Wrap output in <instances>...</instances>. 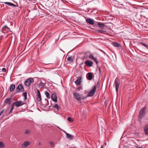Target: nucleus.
Listing matches in <instances>:
<instances>
[{
  "instance_id": "obj_1",
  "label": "nucleus",
  "mask_w": 148,
  "mask_h": 148,
  "mask_svg": "<svg viewBox=\"0 0 148 148\" xmlns=\"http://www.w3.org/2000/svg\"><path fill=\"white\" fill-rule=\"evenodd\" d=\"M146 108L144 107L142 108L139 112V117L141 119L145 115Z\"/></svg>"
},
{
  "instance_id": "obj_2",
  "label": "nucleus",
  "mask_w": 148,
  "mask_h": 148,
  "mask_svg": "<svg viewBox=\"0 0 148 148\" xmlns=\"http://www.w3.org/2000/svg\"><path fill=\"white\" fill-rule=\"evenodd\" d=\"M73 95L75 98L78 101H80L81 99H84L86 98V97H84V96L79 95L78 93H74Z\"/></svg>"
},
{
  "instance_id": "obj_3",
  "label": "nucleus",
  "mask_w": 148,
  "mask_h": 148,
  "mask_svg": "<svg viewBox=\"0 0 148 148\" xmlns=\"http://www.w3.org/2000/svg\"><path fill=\"white\" fill-rule=\"evenodd\" d=\"M114 83L116 86V90L117 92H118L119 86L120 84V81L118 78H116L115 80Z\"/></svg>"
},
{
  "instance_id": "obj_4",
  "label": "nucleus",
  "mask_w": 148,
  "mask_h": 148,
  "mask_svg": "<svg viewBox=\"0 0 148 148\" xmlns=\"http://www.w3.org/2000/svg\"><path fill=\"white\" fill-rule=\"evenodd\" d=\"M34 82V79L32 78H29L27 79L25 82V84L27 86H29L30 84L31 83L33 82Z\"/></svg>"
},
{
  "instance_id": "obj_5",
  "label": "nucleus",
  "mask_w": 148,
  "mask_h": 148,
  "mask_svg": "<svg viewBox=\"0 0 148 148\" xmlns=\"http://www.w3.org/2000/svg\"><path fill=\"white\" fill-rule=\"evenodd\" d=\"M16 91L17 92H22L24 90V88L23 85L21 84H19L16 88Z\"/></svg>"
},
{
  "instance_id": "obj_6",
  "label": "nucleus",
  "mask_w": 148,
  "mask_h": 148,
  "mask_svg": "<svg viewBox=\"0 0 148 148\" xmlns=\"http://www.w3.org/2000/svg\"><path fill=\"white\" fill-rule=\"evenodd\" d=\"M12 104L13 105H14V106L15 105L17 107H18L24 105V103L22 101H18L14 102Z\"/></svg>"
},
{
  "instance_id": "obj_7",
  "label": "nucleus",
  "mask_w": 148,
  "mask_h": 148,
  "mask_svg": "<svg viewBox=\"0 0 148 148\" xmlns=\"http://www.w3.org/2000/svg\"><path fill=\"white\" fill-rule=\"evenodd\" d=\"M59 129H60L61 130L63 131L64 133L66 135L67 138L70 140H72L73 139V136L71 134L67 133L65 131L63 130H62L60 129V127H58Z\"/></svg>"
},
{
  "instance_id": "obj_8",
  "label": "nucleus",
  "mask_w": 148,
  "mask_h": 148,
  "mask_svg": "<svg viewBox=\"0 0 148 148\" xmlns=\"http://www.w3.org/2000/svg\"><path fill=\"white\" fill-rule=\"evenodd\" d=\"M10 30V28L7 27L6 25L3 26L1 28V31L2 32H7L9 31Z\"/></svg>"
},
{
  "instance_id": "obj_9",
  "label": "nucleus",
  "mask_w": 148,
  "mask_h": 148,
  "mask_svg": "<svg viewBox=\"0 0 148 148\" xmlns=\"http://www.w3.org/2000/svg\"><path fill=\"white\" fill-rule=\"evenodd\" d=\"M85 63L86 65L89 67H91L93 64V62L92 61L89 60H87L86 61Z\"/></svg>"
},
{
  "instance_id": "obj_10",
  "label": "nucleus",
  "mask_w": 148,
  "mask_h": 148,
  "mask_svg": "<svg viewBox=\"0 0 148 148\" xmlns=\"http://www.w3.org/2000/svg\"><path fill=\"white\" fill-rule=\"evenodd\" d=\"M51 99L52 100L55 102H57V97L56 93H53L51 96Z\"/></svg>"
},
{
  "instance_id": "obj_11",
  "label": "nucleus",
  "mask_w": 148,
  "mask_h": 148,
  "mask_svg": "<svg viewBox=\"0 0 148 148\" xmlns=\"http://www.w3.org/2000/svg\"><path fill=\"white\" fill-rule=\"evenodd\" d=\"M92 73H91L89 72L87 73L86 75V77L87 79L89 80H92Z\"/></svg>"
},
{
  "instance_id": "obj_12",
  "label": "nucleus",
  "mask_w": 148,
  "mask_h": 148,
  "mask_svg": "<svg viewBox=\"0 0 148 148\" xmlns=\"http://www.w3.org/2000/svg\"><path fill=\"white\" fill-rule=\"evenodd\" d=\"M46 81L44 80L43 81H41L39 84V88H42L44 87L45 86Z\"/></svg>"
},
{
  "instance_id": "obj_13",
  "label": "nucleus",
  "mask_w": 148,
  "mask_h": 148,
  "mask_svg": "<svg viewBox=\"0 0 148 148\" xmlns=\"http://www.w3.org/2000/svg\"><path fill=\"white\" fill-rule=\"evenodd\" d=\"M81 77H78L77 80L75 81V82L77 85L78 86L80 85L81 83Z\"/></svg>"
},
{
  "instance_id": "obj_14",
  "label": "nucleus",
  "mask_w": 148,
  "mask_h": 148,
  "mask_svg": "<svg viewBox=\"0 0 148 148\" xmlns=\"http://www.w3.org/2000/svg\"><path fill=\"white\" fill-rule=\"evenodd\" d=\"M144 130L145 135L148 136V125H146L144 127Z\"/></svg>"
},
{
  "instance_id": "obj_15",
  "label": "nucleus",
  "mask_w": 148,
  "mask_h": 148,
  "mask_svg": "<svg viewBox=\"0 0 148 148\" xmlns=\"http://www.w3.org/2000/svg\"><path fill=\"white\" fill-rule=\"evenodd\" d=\"M36 98L38 101H41V97L40 93H37L36 96Z\"/></svg>"
},
{
  "instance_id": "obj_16",
  "label": "nucleus",
  "mask_w": 148,
  "mask_h": 148,
  "mask_svg": "<svg viewBox=\"0 0 148 148\" xmlns=\"http://www.w3.org/2000/svg\"><path fill=\"white\" fill-rule=\"evenodd\" d=\"M86 21L90 24L93 25L94 24V22L93 20L90 18H87L86 20Z\"/></svg>"
},
{
  "instance_id": "obj_17",
  "label": "nucleus",
  "mask_w": 148,
  "mask_h": 148,
  "mask_svg": "<svg viewBox=\"0 0 148 148\" xmlns=\"http://www.w3.org/2000/svg\"><path fill=\"white\" fill-rule=\"evenodd\" d=\"M11 99V98H6L4 102V103L5 104H8L10 105L11 103L10 101Z\"/></svg>"
},
{
  "instance_id": "obj_18",
  "label": "nucleus",
  "mask_w": 148,
  "mask_h": 148,
  "mask_svg": "<svg viewBox=\"0 0 148 148\" xmlns=\"http://www.w3.org/2000/svg\"><path fill=\"white\" fill-rule=\"evenodd\" d=\"M30 143L29 142H25L22 145V147L23 148H26V147L30 145Z\"/></svg>"
},
{
  "instance_id": "obj_19",
  "label": "nucleus",
  "mask_w": 148,
  "mask_h": 148,
  "mask_svg": "<svg viewBox=\"0 0 148 148\" xmlns=\"http://www.w3.org/2000/svg\"><path fill=\"white\" fill-rule=\"evenodd\" d=\"M98 87L97 86H93L91 89L90 91L89 92H95L96 91V90Z\"/></svg>"
},
{
  "instance_id": "obj_20",
  "label": "nucleus",
  "mask_w": 148,
  "mask_h": 148,
  "mask_svg": "<svg viewBox=\"0 0 148 148\" xmlns=\"http://www.w3.org/2000/svg\"><path fill=\"white\" fill-rule=\"evenodd\" d=\"M15 85L12 84L10 87V90L11 92L13 91L15 89Z\"/></svg>"
},
{
  "instance_id": "obj_21",
  "label": "nucleus",
  "mask_w": 148,
  "mask_h": 148,
  "mask_svg": "<svg viewBox=\"0 0 148 148\" xmlns=\"http://www.w3.org/2000/svg\"><path fill=\"white\" fill-rule=\"evenodd\" d=\"M113 45L115 47H119L120 46H121V45L119 43L116 42H114L112 43Z\"/></svg>"
},
{
  "instance_id": "obj_22",
  "label": "nucleus",
  "mask_w": 148,
  "mask_h": 148,
  "mask_svg": "<svg viewBox=\"0 0 148 148\" xmlns=\"http://www.w3.org/2000/svg\"><path fill=\"white\" fill-rule=\"evenodd\" d=\"M98 25L101 29H103L105 26L104 25V24L103 23H98Z\"/></svg>"
},
{
  "instance_id": "obj_23",
  "label": "nucleus",
  "mask_w": 148,
  "mask_h": 148,
  "mask_svg": "<svg viewBox=\"0 0 148 148\" xmlns=\"http://www.w3.org/2000/svg\"><path fill=\"white\" fill-rule=\"evenodd\" d=\"M140 44H141L142 45L145 47L146 49H148V45H146L144 43H143L142 42H140Z\"/></svg>"
},
{
  "instance_id": "obj_24",
  "label": "nucleus",
  "mask_w": 148,
  "mask_h": 148,
  "mask_svg": "<svg viewBox=\"0 0 148 148\" xmlns=\"http://www.w3.org/2000/svg\"><path fill=\"white\" fill-rule=\"evenodd\" d=\"M98 33L100 34H103L106 32V31L102 30H97Z\"/></svg>"
},
{
  "instance_id": "obj_25",
  "label": "nucleus",
  "mask_w": 148,
  "mask_h": 148,
  "mask_svg": "<svg viewBox=\"0 0 148 148\" xmlns=\"http://www.w3.org/2000/svg\"><path fill=\"white\" fill-rule=\"evenodd\" d=\"M14 105H13L12 104L11 105V109L10 111V112H9V114H11L12 112V110L14 109Z\"/></svg>"
},
{
  "instance_id": "obj_26",
  "label": "nucleus",
  "mask_w": 148,
  "mask_h": 148,
  "mask_svg": "<svg viewBox=\"0 0 148 148\" xmlns=\"http://www.w3.org/2000/svg\"><path fill=\"white\" fill-rule=\"evenodd\" d=\"M94 93H88L86 96H85L84 97H92L94 95Z\"/></svg>"
},
{
  "instance_id": "obj_27",
  "label": "nucleus",
  "mask_w": 148,
  "mask_h": 148,
  "mask_svg": "<svg viewBox=\"0 0 148 148\" xmlns=\"http://www.w3.org/2000/svg\"><path fill=\"white\" fill-rule=\"evenodd\" d=\"M24 97V99L25 100L27 99V93H23V95Z\"/></svg>"
},
{
  "instance_id": "obj_28",
  "label": "nucleus",
  "mask_w": 148,
  "mask_h": 148,
  "mask_svg": "<svg viewBox=\"0 0 148 148\" xmlns=\"http://www.w3.org/2000/svg\"><path fill=\"white\" fill-rule=\"evenodd\" d=\"M67 60L68 61L71 62H73V59L71 57H69L67 58Z\"/></svg>"
},
{
  "instance_id": "obj_29",
  "label": "nucleus",
  "mask_w": 148,
  "mask_h": 148,
  "mask_svg": "<svg viewBox=\"0 0 148 148\" xmlns=\"http://www.w3.org/2000/svg\"><path fill=\"white\" fill-rule=\"evenodd\" d=\"M53 107L56 108L57 110H59V108L60 107L57 104H56L53 106Z\"/></svg>"
},
{
  "instance_id": "obj_30",
  "label": "nucleus",
  "mask_w": 148,
  "mask_h": 148,
  "mask_svg": "<svg viewBox=\"0 0 148 148\" xmlns=\"http://www.w3.org/2000/svg\"><path fill=\"white\" fill-rule=\"evenodd\" d=\"M45 105H44L45 106H47L49 104L48 100L47 99H45Z\"/></svg>"
},
{
  "instance_id": "obj_31",
  "label": "nucleus",
  "mask_w": 148,
  "mask_h": 148,
  "mask_svg": "<svg viewBox=\"0 0 148 148\" xmlns=\"http://www.w3.org/2000/svg\"><path fill=\"white\" fill-rule=\"evenodd\" d=\"M4 147V145L2 142H0V147L3 148Z\"/></svg>"
},
{
  "instance_id": "obj_32",
  "label": "nucleus",
  "mask_w": 148,
  "mask_h": 148,
  "mask_svg": "<svg viewBox=\"0 0 148 148\" xmlns=\"http://www.w3.org/2000/svg\"><path fill=\"white\" fill-rule=\"evenodd\" d=\"M67 120L69 122H72L73 121V120L72 119L71 117H68Z\"/></svg>"
},
{
  "instance_id": "obj_33",
  "label": "nucleus",
  "mask_w": 148,
  "mask_h": 148,
  "mask_svg": "<svg viewBox=\"0 0 148 148\" xmlns=\"http://www.w3.org/2000/svg\"><path fill=\"white\" fill-rule=\"evenodd\" d=\"M89 58L91 59H92L93 60L95 58L92 55H90L89 56Z\"/></svg>"
},
{
  "instance_id": "obj_34",
  "label": "nucleus",
  "mask_w": 148,
  "mask_h": 148,
  "mask_svg": "<svg viewBox=\"0 0 148 148\" xmlns=\"http://www.w3.org/2000/svg\"><path fill=\"white\" fill-rule=\"evenodd\" d=\"M30 132V130H26L24 133L25 134H28Z\"/></svg>"
},
{
  "instance_id": "obj_35",
  "label": "nucleus",
  "mask_w": 148,
  "mask_h": 148,
  "mask_svg": "<svg viewBox=\"0 0 148 148\" xmlns=\"http://www.w3.org/2000/svg\"><path fill=\"white\" fill-rule=\"evenodd\" d=\"M45 95L47 96V97L48 99L50 98L49 93H45Z\"/></svg>"
},
{
  "instance_id": "obj_36",
  "label": "nucleus",
  "mask_w": 148,
  "mask_h": 148,
  "mask_svg": "<svg viewBox=\"0 0 148 148\" xmlns=\"http://www.w3.org/2000/svg\"><path fill=\"white\" fill-rule=\"evenodd\" d=\"M94 60V61L95 62V63H96V64H97V65H98V60H97V59L96 58H95L94 60Z\"/></svg>"
},
{
  "instance_id": "obj_37",
  "label": "nucleus",
  "mask_w": 148,
  "mask_h": 148,
  "mask_svg": "<svg viewBox=\"0 0 148 148\" xmlns=\"http://www.w3.org/2000/svg\"><path fill=\"white\" fill-rule=\"evenodd\" d=\"M77 90H78V91H80L81 90H82V87L80 86L78 88H77Z\"/></svg>"
},
{
  "instance_id": "obj_38",
  "label": "nucleus",
  "mask_w": 148,
  "mask_h": 148,
  "mask_svg": "<svg viewBox=\"0 0 148 148\" xmlns=\"http://www.w3.org/2000/svg\"><path fill=\"white\" fill-rule=\"evenodd\" d=\"M49 144H50V145H51L53 146L54 145V143L53 142H52V141H50L49 142ZM53 148H54V147L53 146Z\"/></svg>"
},
{
  "instance_id": "obj_39",
  "label": "nucleus",
  "mask_w": 148,
  "mask_h": 148,
  "mask_svg": "<svg viewBox=\"0 0 148 148\" xmlns=\"http://www.w3.org/2000/svg\"><path fill=\"white\" fill-rule=\"evenodd\" d=\"M4 3H5V4L8 5L9 6H10V4L11 3L9 2H4Z\"/></svg>"
},
{
  "instance_id": "obj_40",
  "label": "nucleus",
  "mask_w": 148,
  "mask_h": 148,
  "mask_svg": "<svg viewBox=\"0 0 148 148\" xmlns=\"http://www.w3.org/2000/svg\"><path fill=\"white\" fill-rule=\"evenodd\" d=\"M6 70L5 68H3L2 69V71L3 72H5L6 71Z\"/></svg>"
},
{
  "instance_id": "obj_41",
  "label": "nucleus",
  "mask_w": 148,
  "mask_h": 148,
  "mask_svg": "<svg viewBox=\"0 0 148 148\" xmlns=\"http://www.w3.org/2000/svg\"><path fill=\"white\" fill-rule=\"evenodd\" d=\"M4 111V110H3L0 112V116L3 113Z\"/></svg>"
},
{
  "instance_id": "obj_42",
  "label": "nucleus",
  "mask_w": 148,
  "mask_h": 148,
  "mask_svg": "<svg viewBox=\"0 0 148 148\" xmlns=\"http://www.w3.org/2000/svg\"><path fill=\"white\" fill-rule=\"evenodd\" d=\"M10 6H13L14 7H16V5H14V4L11 3V4H10Z\"/></svg>"
},
{
  "instance_id": "obj_43",
  "label": "nucleus",
  "mask_w": 148,
  "mask_h": 148,
  "mask_svg": "<svg viewBox=\"0 0 148 148\" xmlns=\"http://www.w3.org/2000/svg\"><path fill=\"white\" fill-rule=\"evenodd\" d=\"M108 103V102H106V101H105V102L104 103V105H105V106L106 107L107 106V105Z\"/></svg>"
},
{
  "instance_id": "obj_44",
  "label": "nucleus",
  "mask_w": 148,
  "mask_h": 148,
  "mask_svg": "<svg viewBox=\"0 0 148 148\" xmlns=\"http://www.w3.org/2000/svg\"><path fill=\"white\" fill-rule=\"evenodd\" d=\"M99 73H100L101 72V68L100 67H99Z\"/></svg>"
},
{
  "instance_id": "obj_45",
  "label": "nucleus",
  "mask_w": 148,
  "mask_h": 148,
  "mask_svg": "<svg viewBox=\"0 0 148 148\" xmlns=\"http://www.w3.org/2000/svg\"><path fill=\"white\" fill-rule=\"evenodd\" d=\"M37 92H40V91L38 89H37Z\"/></svg>"
},
{
  "instance_id": "obj_46",
  "label": "nucleus",
  "mask_w": 148,
  "mask_h": 148,
  "mask_svg": "<svg viewBox=\"0 0 148 148\" xmlns=\"http://www.w3.org/2000/svg\"><path fill=\"white\" fill-rule=\"evenodd\" d=\"M100 148H103V145H102Z\"/></svg>"
},
{
  "instance_id": "obj_47",
  "label": "nucleus",
  "mask_w": 148,
  "mask_h": 148,
  "mask_svg": "<svg viewBox=\"0 0 148 148\" xmlns=\"http://www.w3.org/2000/svg\"><path fill=\"white\" fill-rule=\"evenodd\" d=\"M102 52H103L104 54H106V53L103 51Z\"/></svg>"
},
{
  "instance_id": "obj_48",
  "label": "nucleus",
  "mask_w": 148,
  "mask_h": 148,
  "mask_svg": "<svg viewBox=\"0 0 148 148\" xmlns=\"http://www.w3.org/2000/svg\"><path fill=\"white\" fill-rule=\"evenodd\" d=\"M99 50H100L102 52L103 51L102 50H101V49H99Z\"/></svg>"
},
{
  "instance_id": "obj_49",
  "label": "nucleus",
  "mask_w": 148,
  "mask_h": 148,
  "mask_svg": "<svg viewBox=\"0 0 148 148\" xmlns=\"http://www.w3.org/2000/svg\"><path fill=\"white\" fill-rule=\"evenodd\" d=\"M138 148H143L142 147H138Z\"/></svg>"
},
{
  "instance_id": "obj_50",
  "label": "nucleus",
  "mask_w": 148,
  "mask_h": 148,
  "mask_svg": "<svg viewBox=\"0 0 148 148\" xmlns=\"http://www.w3.org/2000/svg\"><path fill=\"white\" fill-rule=\"evenodd\" d=\"M41 143H39V145H41Z\"/></svg>"
},
{
  "instance_id": "obj_51",
  "label": "nucleus",
  "mask_w": 148,
  "mask_h": 148,
  "mask_svg": "<svg viewBox=\"0 0 148 148\" xmlns=\"http://www.w3.org/2000/svg\"><path fill=\"white\" fill-rule=\"evenodd\" d=\"M45 92L47 93V92H48L46 91V92Z\"/></svg>"
},
{
  "instance_id": "obj_52",
  "label": "nucleus",
  "mask_w": 148,
  "mask_h": 148,
  "mask_svg": "<svg viewBox=\"0 0 148 148\" xmlns=\"http://www.w3.org/2000/svg\"><path fill=\"white\" fill-rule=\"evenodd\" d=\"M61 51H63L62 50V49H60Z\"/></svg>"
},
{
  "instance_id": "obj_53",
  "label": "nucleus",
  "mask_w": 148,
  "mask_h": 148,
  "mask_svg": "<svg viewBox=\"0 0 148 148\" xmlns=\"http://www.w3.org/2000/svg\"><path fill=\"white\" fill-rule=\"evenodd\" d=\"M117 94V95H118V93H117V94Z\"/></svg>"
}]
</instances>
